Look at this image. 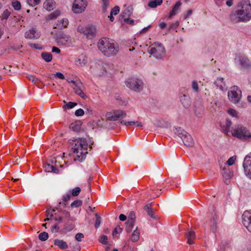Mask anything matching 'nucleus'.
<instances>
[{"instance_id": "4be33fe9", "label": "nucleus", "mask_w": 251, "mask_h": 251, "mask_svg": "<svg viewBox=\"0 0 251 251\" xmlns=\"http://www.w3.org/2000/svg\"><path fill=\"white\" fill-rule=\"evenodd\" d=\"M181 5V2L180 1H177L175 5L174 6L172 11L170 12L169 18L171 19L173 16L176 15L179 9L180 6Z\"/></svg>"}, {"instance_id": "603ef678", "label": "nucleus", "mask_w": 251, "mask_h": 251, "mask_svg": "<svg viewBox=\"0 0 251 251\" xmlns=\"http://www.w3.org/2000/svg\"><path fill=\"white\" fill-rule=\"evenodd\" d=\"M120 11V8L118 6H115L112 9L111 11V15H117Z\"/></svg>"}, {"instance_id": "c03bdc74", "label": "nucleus", "mask_w": 251, "mask_h": 251, "mask_svg": "<svg viewBox=\"0 0 251 251\" xmlns=\"http://www.w3.org/2000/svg\"><path fill=\"white\" fill-rule=\"evenodd\" d=\"M95 216L96 218L95 223V227L97 228H98L101 223V218L97 214H95Z\"/></svg>"}, {"instance_id": "f257e3e1", "label": "nucleus", "mask_w": 251, "mask_h": 251, "mask_svg": "<svg viewBox=\"0 0 251 251\" xmlns=\"http://www.w3.org/2000/svg\"><path fill=\"white\" fill-rule=\"evenodd\" d=\"M98 47L105 56L110 57L115 55L119 50V46L113 40L103 38L98 43Z\"/></svg>"}, {"instance_id": "1a4fd4ad", "label": "nucleus", "mask_w": 251, "mask_h": 251, "mask_svg": "<svg viewBox=\"0 0 251 251\" xmlns=\"http://www.w3.org/2000/svg\"><path fill=\"white\" fill-rule=\"evenodd\" d=\"M78 31L82 33L87 38H92L93 37L96 32V29L94 26H88L85 27H78Z\"/></svg>"}, {"instance_id": "473e14b6", "label": "nucleus", "mask_w": 251, "mask_h": 251, "mask_svg": "<svg viewBox=\"0 0 251 251\" xmlns=\"http://www.w3.org/2000/svg\"><path fill=\"white\" fill-rule=\"evenodd\" d=\"M121 124L126 125V126H133L136 125V126L137 127H142V125L141 123H139L138 122H133V121H130V122H127L126 121L123 120L121 122Z\"/></svg>"}, {"instance_id": "6e6d98bb", "label": "nucleus", "mask_w": 251, "mask_h": 251, "mask_svg": "<svg viewBox=\"0 0 251 251\" xmlns=\"http://www.w3.org/2000/svg\"><path fill=\"white\" fill-rule=\"evenodd\" d=\"M54 210H51L50 209H47L46 211V216L47 218L44 220L45 221H49L50 220L49 217H52L53 216L52 212H54Z\"/></svg>"}, {"instance_id": "9d476101", "label": "nucleus", "mask_w": 251, "mask_h": 251, "mask_svg": "<svg viewBox=\"0 0 251 251\" xmlns=\"http://www.w3.org/2000/svg\"><path fill=\"white\" fill-rule=\"evenodd\" d=\"M242 223L247 230L251 232V210L244 212L242 215Z\"/></svg>"}, {"instance_id": "5fc2aeb1", "label": "nucleus", "mask_w": 251, "mask_h": 251, "mask_svg": "<svg viewBox=\"0 0 251 251\" xmlns=\"http://www.w3.org/2000/svg\"><path fill=\"white\" fill-rule=\"evenodd\" d=\"M232 125V122L229 119H227L226 120V123L225 125V129L224 130H226V131H228L229 128Z\"/></svg>"}, {"instance_id": "2f4dec72", "label": "nucleus", "mask_w": 251, "mask_h": 251, "mask_svg": "<svg viewBox=\"0 0 251 251\" xmlns=\"http://www.w3.org/2000/svg\"><path fill=\"white\" fill-rule=\"evenodd\" d=\"M105 65H106L105 63H104L103 62H101L100 64H98V65L97 66V69L98 70H100V72L98 73V74L99 75H103L106 72V68L105 67Z\"/></svg>"}, {"instance_id": "f8f14e48", "label": "nucleus", "mask_w": 251, "mask_h": 251, "mask_svg": "<svg viewBox=\"0 0 251 251\" xmlns=\"http://www.w3.org/2000/svg\"><path fill=\"white\" fill-rule=\"evenodd\" d=\"M237 59L239 62L240 65L243 69L246 70L251 69V61L245 55H239Z\"/></svg>"}, {"instance_id": "aec40b11", "label": "nucleus", "mask_w": 251, "mask_h": 251, "mask_svg": "<svg viewBox=\"0 0 251 251\" xmlns=\"http://www.w3.org/2000/svg\"><path fill=\"white\" fill-rule=\"evenodd\" d=\"M55 6V2L53 0H46L44 3V7L48 11L53 9Z\"/></svg>"}, {"instance_id": "4c0bfd02", "label": "nucleus", "mask_w": 251, "mask_h": 251, "mask_svg": "<svg viewBox=\"0 0 251 251\" xmlns=\"http://www.w3.org/2000/svg\"><path fill=\"white\" fill-rule=\"evenodd\" d=\"M134 222L127 221L126 223V230L127 232H130L134 226Z\"/></svg>"}, {"instance_id": "c9c22d12", "label": "nucleus", "mask_w": 251, "mask_h": 251, "mask_svg": "<svg viewBox=\"0 0 251 251\" xmlns=\"http://www.w3.org/2000/svg\"><path fill=\"white\" fill-rule=\"evenodd\" d=\"M186 131L182 129L181 127L176 128L175 133L177 134L180 138L182 136L185 134Z\"/></svg>"}, {"instance_id": "09e8293b", "label": "nucleus", "mask_w": 251, "mask_h": 251, "mask_svg": "<svg viewBox=\"0 0 251 251\" xmlns=\"http://www.w3.org/2000/svg\"><path fill=\"white\" fill-rule=\"evenodd\" d=\"M82 204V202L80 200H76L73 202L71 206L72 207H78L80 206Z\"/></svg>"}, {"instance_id": "412c9836", "label": "nucleus", "mask_w": 251, "mask_h": 251, "mask_svg": "<svg viewBox=\"0 0 251 251\" xmlns=\"http://www.w3.org/2000/svg\"><path fill=\"white\" fill-rule=\"evenodd\" d=\"M224 80V79L222 77H218L215 82V84L217 87L222 91L226 89V84Z\"/></svg>"}, {"instance_id": "69168bd1", "label": "nucleus", "mask_w": 251, "mask_h": 251, "mask_svg": "<svg viewBox=\"0 0 251 251\" xmlns=\"http://www.w3.org/2000/svg\"><path fill=\"white\" fill-rule=\"evenodd\" d=\"M192 88L193 89L196 91L198 92L199 90V87L198 83L196 81H193L192 82Z\"/></svg>"}, {"instance_id": "f704fd0d", "label": "nucleus", "mask_w": 251, "mask_h": 251, "mask_svg": "<svg viewBox=\"0 0 251 251\" xmlns=\"http://www.w3.org/2000/svg\"><path fill=\"white\" fill-rule=\"evenodd\" d=\"M180 101L185 107L188 106L189 105V98L185 95H183L181 97Z\"/></svg>"}, {"instance_id": "423d86ee", "label": "nucleus", "mask_w": 251, "mask_h": 251, "mask_svg": "<svg viewBox=\"0 0 251 251\" xmlns=\"http://www.w3.org/2000/svg\"><path fill=\"white\" fill-rule=\"evenodd\" d=\"M125 84L130 89L137 92L142 91L144 88L143 82L137 78H129L125 81Z\"/></svg>"}, {"instance_id": "9b49d317", "label": "nucleus", "mask_w": 251, "mask_h": 251, "mask_svg": "<svg viewBox=\"0 0 251 251\" xmlns=\"http://www.w3.org/2000/svg\"><path fill=\"white\" fill-rule=\"evenodd\" d=\"M71 83L74 84L73 87L74 91L76 94L80 96L81 98L85 100L87 98V96L84 93L82 90L83 84L81 82H76L74 80H71Z\"/></svg>"}, {"instance_id": "3c124183", "label": "nucleus", "mask_w": 251, "mask_h": 251, "mask_svg": "<svg viewBox=\"0 0 251 251\" xmlns=\"http://www.w3.org/2000/svg\"><path fill=\"white\" fill-rule=\"evenodd\" d=\"M122 231V228L120 226H118L115 227L114 231H113L112 234L113 236H117V234H119Z\"/></svg>"}, {"instance_id": "7ed1b4c3", "label": "nucleus", "mask_w": 251, "mask_h": 251, "mask_svg": "<svg viewBox=\"0 0 251 251\" xmlns=\"http://www.w3.org/2000/svg\"><path fill=\"white\" fill-rule=\"evenodd\" d=\"M73 152L75 154L76 159L81 161L86 157L88 153V145L86 139L79 138L74 141L73 144Z\"/></svg>"}, {"instance_id": "72a5a7b5", "label": "nucleus", "mask_w": 251, "mask_h": 251, "mask_svg": "<svg viewBox=\"0 0 251 251\" xmlns=\"http://www.w3.org/2000/svg\"><path fill=\"white\" fill-rule=\"evenodd\" d=\"M216 219L217 216L216 214H214L213 216L212 219L210 221L211 229L214 232L216 231Z\"/></svg>"}, {"instance_id": "13d9d810", "label": "nucleus", "mask_w": 251, "mask_h": 251, "mask_svg": "<svg viewBox=\"0 0 251 251\" xmlns=\"http://www.w3.org/2000/svg\"><path fill=\"white\" fill-rule=\"evenodd\" d=\"M135 214L134 212H131L128 216V221L135 222Z\"/></svg>"}, {"instance_id": "2eb2a0df", "label": "nucleus", "mask_w": 251, "mask_h": 251, "mask_svg": "<svg viewBox=\"0 0 251 251\" xmlns=\"http://www.w3.org/2000/svg\"><path fill=\"white\" fill-rule=\"evenodd\" d=\"M70 40V37L64 33H60L57 35L56 41L58 45H65Z\"/></svg>"}, {"instance_id": "a211bd4d", "label": "nucleus", "mask_w": 251, "mask_h": 251, "mask_svg": "<svg viewBox=\"0 0 251 251\" xmlns=\"http://www.w3.org/2000/svg\"><path fill=\"white\" fill-rule=\"evenodd\" d=\"M181 139L185 146L188 147H192L193 146V139L191 136L187 132L182 136Z\"/></svg>"}, {"instance_id": "0e129e2a", "label": "nucleus", "mask_w": 251, "mask_h": 251, "mask_svg": "<svg viewBox=\"0 0 251 251\" xmlns=\"http://www.w3.org/2000/svg\"><path fill=\"white\" fill-rule=\"evenodd\" d=\"M71 195L70 193H67L63 196L62 200L64 202H67L70 200Z\"/></svg>"}, {"instance_id": "a18cd8bd", "label": "nucleus", "mask_w": 251, "mask_h": 251, "mask_svg": "<svg viewBox=\"0 0 251 251\" xmlns=\"http://www.w3.org/2000/svg\"><path fill=\"white\" fill-rule=\"evenodd\" d=\"M64 102L66 103V104L63 106V108H67L68 109L72 108L77 105V103L76 102H69L68 103H66L65 100H64Z\"/></svg>"}, {"instance_id": "4d7b16f0", "label": "nucleus", "mask_w": 251, "mask_h": 251, "mask_svg": "<svg viewBox=\"0 0 251 251\" xmlns=\"http://www.w3.org/2000/svg\"><path fill=\"white\" fill-rule=\"evenodd\" d=\"M132 8L131 7H128L125 9L123 12V14H124L126 16H130L132 14Z\"/></svg>"}, {"instance_id": "a19ab883", "label": "nucleus", "mask_w": 251, "mask_h": 251, "mask_svg": "<svg viewBox=\"0 0 251 251\" xmlns=\"http://www.w3.org/2000/svg\"><path fill=\"white\" fill-rule=\"evenodd\" d=\"M60 12L59 11H55V12L50 13L49 15V18L50 20H54L58 16H59L60 15Z\"/></svg>"}, {"instance_id": "7c9ffc66", "label": "nucleus", "mask_w": 251, "mask_h": 251, "mask_svg": "<svg viewBox=\"0 0 251 251\" xmlns=\"http://www.w3.org/2000/svg\"><path fill=\"white\" fill-rule=\"evenodd\" d=\"M44 168L46 172L57 173L56 170L54 169L52 164L50 162L45 165Z\"/></svg>"}, {"instance_id": "bf43d9fd", "label": "nucleus", "mask_w": 251, "mask_h": 251, "mask_svg": "<svg viewBox=\"0 0 251 251\" xmlns=\"http://www.w3.org/2000/svg\"><path fill=\"white\" fill-rule=\"evenodd\" d=\"M59 229V226L57 225H54L50 227V230L52 233L58 232Z\"/></svg>"}, {"instance_id": "39448f33", "label": "nucleus", "mask_w": 251, "mask_h": 251, "mask_svg": "<svg viewBox=\"0 0 251 251\" xmlns=\"http://www.w3.org/2000/svg\"><path fill=\"white\" fill-rule=\"evenodd\" d=\"M232 135L241 140H248L251 138V132L246 126L240 125L233 129Z\"/></svg>"}, {"instance_id": "4468645a", "label": "nucleus", "mask_w": 251, "mask_h": 251, "mask_svg": "<svg viewBox=\"0 0 251 251\" xmlns=\"http://www.w3.org/2000/svg\"><path fill=\"white\" fill-rule=\"evenodd\" d=\"M126 113L121 110H115L113 113H108L106 114L107 119L111 121H117L120 118H124Z\"/></svg>"}, {"instance_id": "bb28decb", "label": "nucleus", "mask_w": 251, "mask_h": 251, "mask_svg": "<svg viewBox=\"0 0 251 251\" xmlns=\"http://www.w3.org/2000/svg\"><path fill=\"white\" fill-rule=\"evenodd\" d=\"M139 231L138 230L137 227H136L132 233L130 239L132 242H137L139 239Z\"/></svg>"}, {"instance_id": "ea45409f", "label": "nucleus", "mask_w": 251, "mask_h": 251, "mask_svg": "<svg viewBox=\"0 0 251 251\" xmlns=\"http://www.w3.org/2000/svg\"><path fill=\"white\" fill-rule=\"evenodd\" d=\"M10 14L11 12L8 9L5 10L0 17V19L1 20H7L10 16Z\"/></svg>"}, {"instance_id": "58836bf2", "label": "nucleus", "mask_w": 251, "mask_h": 251, "mask_svg": "<svg viewBox=\"0 0 251 251\" xmlns=\"http://www.w3.org/2000/svg\"><path fill=\"white\" fill-rule=\"evenodd\" d=\"M38 238L40 240L42 241H46L48 238H49V235L48 233L46 232H41L38 236Z\"/></svg>"}, {"instance_id": "37998d69", "label": "nucleus", "mask_w": 251, "mask_h": 251, "mask_svg": "<svg viewBox=\"0 0 251 251\" xmlns=\"http://www.w3.org/2000/svg\"><path fill=\"white\" fill-rule=\"evenodd\" d=\"M227 113L233 117L238 118V112L235 109L230 108L227 110Z\"/></svg>"}, {"instance_id": "393cba45", "label": "nucleus", "mask_w": 251, "mask_h": 251, "mask_svg": "<svg viewBox=\"0 0 251 251\" xmlns=\"http://www.w3.org/2000/svg\"><path fill=\"white\" fill-rule=\"evenodd\" d=\"M36 31L34 28H32L25 33V37L27 39H33L36 37Z\"/></svg>"}, {"instance_id": "e2e57ef3", "label": "nucleus", "mask_w": 251, "mask_h": 251, "mask_svg": "<svg viewBox=\"0 0 251 251\" xmlns=\"http://www.w3.org/2000/svg\"><path fill=\"white\" fill-rule=\"evenodd\" d=\"M84 114V111L82 109H78L75 112V115L76 116H81L83 115Z\"/></svg>"}, {"instance_id": "cd10ccee", "label": "nucleus", "mask_w": 251, "mask_h": 251, "mask_svg": "<svg viewBox=\"0 0 251 251\" xmlns=\"http://www.w3.org/2000/svg\"><path fill=\"white\" fill-rule=\"evenodd\" d=\"M163 2L162 0H153L150 1L148 3V6L152 8H156L157 6L160 5Z\"/></svg>"}, {"instance_id": "0eeeda50", "label": "nucleus", "mask_w": 251, "mask_h": 251, "mask_svg": "<svg viewBox=\"0 0 251 251\" xmlns=\"http://www.w3.org/2000/svg\"><path fill=\"white\" fill-rule=\"evenodd\" d=\"M227 96L231 102L237 104L240 102L242 98V91L237 86H233L230 88Z\"/></svg>"}, {"instance_id": "20e7f679", "label": "nucleus", "mask_w": 251, "mask_h": 251, "mask_svg": "<svg viewBox=\"0 0 251 251\" xmlns=\"http://www.w3.org/2000/svg\"><path fill=\"white\" fill-rule=\"evenodd\" d=\"M148 52L157 59H162L166 55V50L164 46L161 43L157 42L149 46Z\"/></svg>"}, {"instance_id": "b1692460", "label": "nucleus", "mask_w": 251, "mask_h": 251, "mask_svg": "<svg viewBox=\"0 0 251 251\" xmlns=\"http://www.w3.org/2000/svg\"><path fill=\"white\" fill-rule=\"evenodd\" d=\"M68 20L67 19H62V20L58 21L56 26L55 28H58L62 29L67 27L68 25Z\"/></svg>"}, {"instance_id": "c756f323", "label": "nucleus", "mask_w": 251, "mask_h": 251, "mask_svg": "<svg viewBox=\"0 0 251 251\" xmlns=\"http://www.w3.org/2000/svg\"><path fill=\"white\" fill-rule=\"evenodd\" d=\"M144 210L147 212V213L150 217L153 218H155V216L152 210L151 204H147L144 207Z\"/></svg>"}, {"instance_id": "f03ea898", "label": "nucleus", "mask_w": 251, "mask_h": 251, "mask_svg": "<svg viewBox=\"0 0 251 251\" xmlns=\"http://www.w3.org/2000/svg\"><path fill=\"white\" fill-rule=\"evenodd\" d=\"M236 14L238 22L248 21L251 19V4L249 0H243L240 2Z\"/></svg>"}, {"instance_id": "052dcab7", "label": "nucleus", "mask_w": 251, "mask_h": 251, "mask_svg": "<svg viewBox=\"0 0 251 251\" xmlns=\"http://www.w3.org/2000/svg\"><path fill=\"white\" fill-rule=\"evenodd\" d=\"M84 238V235L81 233H78L75 236V239L78 242L81 241L82 239Z\"/></svg>"}, {"instance_id": "f3484780", "label": "nucleus", "mask_w": 251, "mask_h": 251, "mask_svg": "<svg viewBox=\"0 0 251 251\" xmlns=\"http://www.w3.org/2000/svg\"><path fill=\"white\" fill-rule=\"evenodd\" d=\"M185 238L187 239V242L190 245L194 244L196 239L195 232L191 229H189L185 233Z\"/></svg>"}, {"instance_id": "680f3d73", "label": "nucleus", "mask_w": 251, "mask_h": 251, "mask_svg": "<svg viewBox=\"0 0 251 251\" xmlns=\"http://www.w3.org/2000/svg\"><path fill=\"white\" fill-rule=\"evenodd\" d=\"M235 160H236L235 157H234V156L231 157L227 161L226 163L229 166L232 165L234 163Z\"/></svg>"}, {"instance_id": "e433bc0d", "label": "nucleus", "mask_w": 251, "mask_h": 251, "mask_svg": "<svg viewBox=\"0 0 251 251\" xmlns=\"http://www.w3.org/2000/svg\"><path fill=\"white\" fill-rule=\"evenodd\" d=\"M75 226L73 224L67 223L64 226V230L66 232H69L75 228Z\"/></svg>"}, {"instance_id": "8fccbe9b", "label": "nucleus", "mask_w": 251, "mask_h": 251, "mask_svg": "<svg viewBox=\"0 0 251 251\" xmlns=\"http://www.w3.org/2000/svg\"><path fill=\"white\" fill-rule=\"evenodd\" d=\"M102 1V10L104 12L106 11L107 7L109 5V0H101Z\"/></svg>"}, {"instance_id": "5701e85b", "label": "nucleus", "mask_w": 251, "mask_h": 251, "mask_svg": "<svg viewBox=\"0 0 251 251\" xmlns=\"http://www.w3.org/2000/svg\"><path fill=\"white\" fill-rule=\"evenodd\" d=\"M54 244L58 246L61 249H66L68 248L67 243L62 240L58 239H55L54 240Z\"/></svg>"}, {"instance_id": "de8ad7c7", "label": "nucleus", "mask_w": 251, "mask_h": 251, "mask_svg": "<svg viewBox=\"0 0 251 251\" xmlns=\"http://www.w3.org/2000/svg\"><path fill=\"white\" fill-rule=\"evenodd\" d=\"M80 188L78 187H76L72 190V195L74 197L77 196L80 193Z\"/></svg>"}, {"instance_id": "a878e982", "label": "nucleus", "mask_w": 251, "mask_h": 251, "mask_svg": "<svg viewBox=\"0 0 251 251\" xmlns=\"http://www.w3.org/2000/svg\"><path fill=\"white\" fill-rule=\"evenodd\" d=\"M81 128V124L79 122L72 123L70 126V128L74 131L78 132Z\"/></svg>"}, {"instance_id": "6e6552de", "label": "nucleus", "mask_w": 251, "mask_h": 251, "mask_svg": "<svg viewBox=\"0 0 251 251\" xmlns=\"http://www.w3.org/2000/svg\"><path fill=\"white\" fill-rule=\"evenodd\" d=\"M87 6V2L86 0H75L72 10L75 13H81L85 10Z\"/></svg>"}, {"instance_id": "dca6fc26", "label": "nucleus", "mask_w": 251, "mask_h": 251, "mask_svg": "<svg viewBox=\"0 0 251 251\" xmlns=\"http://www.w3.org/2000/svg\"><path fill=\"white\" fill-rule=\"evenodd\" d=\"M87 62L88 57L85 54L83 53L80 54L75 61V64L80 67L85 66Z\"/></svg>"}, {"instance_id": "774afa93", "label": "nucleus", "mask_w": 251, "mask_h": 251, "mask_svg": "<svg viewBox=\"0 0 251 251\" xmlns=\"http://www.w3.org/2000/svg\"><path fill=\"white\" fill-rule=\"evenodd\" d=\"M56 77L60 78L61 79H64L65 78L64 75L63 74L60 72L56 73L54 75Z\"/></svg>"}, {"instance_id": "338daca9", "label": "nucleus", "mask_w": 251, "mask_h": 251, "mask_svg": "<svg viewBox=\"0 0 251 251\" xmlns=\"http://www.w3.org/2000/svg\"><path fill=\"white\" fill-rule=\"evenodd\" d=\"M28 79L32 82L36 83L38 81V79L34 75H29L27 76Z\"/></svg>"}, {"instance_id": "49530a36", "label": "nucleus", "mask_w": 251, "mask_h": 251, "mask_svg": "<svg viewBox=\"0 0 251 251\" xmlns=\"http://www.w3.org/2000/svg\"><path fill=\"white\" fill-rule=\"evenodd\" d=\"M41 1V0H27V3L31 6H35Z\"/></svg>"}, {"instance_id": "c85d7f7f", "label": "nucleus", "mask_w": 251, "mask_h": 251, "mask_svg": "<svg viewBox=\"0 0 251 251\" xmlns=\"http://www.w3.org/2000/svg\"><path fill=\"white\" fill-rule=\"evenodd\" d=\"M42 58L46 62H50L52 59V54L50 52H43L41 54Z\"/></svg>"}, {"instance_id": "864d4df0", "label": "nucleus", "mask_w": 251, "mask_h": 251, "mask_svg": "<svg viewBox=\"0 0 251 251\" xmlns=\"http://www.w3.org/2000/svg\"><path fill=\"white\" fill-rule=\"evenodd\" d=\"M99 241L104 244L106 245L107 244V237L105 235L101 236L100 238Z\"/></svg>"}, {"instance_id": "79ce46f5", "label": "nucleus", "mask_w": 251, "mask_h": 251, "mask_svg": "<svg viewBox=\"0 0 251 251\" xmlns=\"http://www.w3.org/2000/svg\"><path fill=\"white\" fill-rule=\"evenodd\" d=\"M12 5L16 10H19L21 9V5L20 1L15 0L12 2Z\"/></svg>"}, {"instance_id": "ddd939ff", "label": "nucleus", "mask_w": 251, "mask_h": 251, "mask_svg": "<svg viewBox=\"0 0 251 251\" xmlns=\"http://www.w3.org/2000/svg\"><path fill=\"white\" fill-rule=\"evenodd\" d=\"M243 166L246 175L251 179V152L245 156Z\"/></svg>"}, {"instance_id": "6ab92c4d", "label": "nucleus", "mask_w": 251, "mask_h": 251, "mask_svg": "<svg viewBox=\"0 0 251 251\" xmlns=\"http://www.w3.org/2000/svg\"><path fill=\"white\" fill-rule=\"evenodd\" d=\"M49 161L52 164L54 169L56 170L57 173L59 172L58 168H61L63 166V165L60 163L59 160H57L56 157L50 158Z\"/></svg>"}]
</instances>
